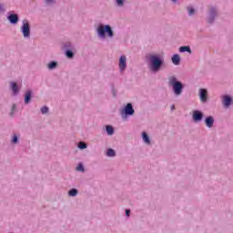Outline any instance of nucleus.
<instances>
[{
	"instance_id": "nucleus-1",
	"label": "nucleus",
	"mask_w": 233,
	"mask_h": 233,
	"mask_svg": "<svg viewBox=\"0 0 233 233\" xmlns=\"http://www.w3.org/2000/svg\"><path fill=\"white\" fill-rule=\"evenodd\" d=\"M150 60V70L152 72H159L161 70V66H163V63H165V60L163 57L157 56V55H153L149 57Z\"/></svg>"
},
{
	"instance_id": "nucleus-2",
	"label": "nucleus",
	"mask_w": 233,
	"mask_h": 233,
	"mask_svg": "<svg viewBox=\"0 0 233 233\" xmlns=\"http://www.w3.org/2000/svg\"><path fill=\"white\" fill-rule=\"evenodd\" d=\"M168 85L172 86L175 96H181L183 94V83L177 81L176 76H169Z\"/></svg>"
},
{
	"instance_id": "nucleus-3",
	"label": "nucleus",
	"mask_w": 233,
	"mask_h": 233,
	"mask_svg": "<svg viewBox=\"0 0 233 233\" xmlns=\"http://www.w3.org/2000/svg\"><path fill=\"white\" fill-rule=\"evenodd\" d=\"M97 34L99 37H106V34H107V37H114V31H112L110 25H99L97 27Z\"/></svg>"
},
{
	"instance_id": "nucleus-4",
	"label": "nucleus",
	"mask_w": 233,
	"mask_h": 233,
	"mask_svg": "<svg viewBox=\"0 0 233 233\" xmlns=\"http://www.w3.org/2000/svg\"><path fill=\"white\" fill-rule=\"evenodd\" d=\"M22 33L24 37H30V24L26 20L23 21Z\"/></svg>"
},
{
	"instance_id": "nucleus-5",
	"label": "nucleus",
	"mask_w": 233,
	"mask_h": 233,
	"mask_svg": "<svg viewBox=\"0 0 233 233\" xmlns=\"http://www.w3.org/2000/svg\"><path fill=\"white\" fill-rule=\"evenodd\" d=\"M134 107H132V104L128 103L125 108L122 110V116H134Z\"/></svg>"
},
{
	"instance_id": "nucleus-6",
	"label": "nucleus",
	"mask_w": 233,
	"mask_h": 233,
	"mask_svg": "<svg viewBox=\"0 0 233 233\" xmlns=\"http://www.w3.org/2000/svg\"><path fill=\"white\" fill-rule=\"evenodd\" d=\"M118 66H119L121 72H124L125 68H127V56H122L120 57Z\"/></svg>"
},
{
	"instance_id": "nucleus-7",
	"label": "nucleus",
	"mask_w": 233,
	"mask_h": 233,
	"mask_svg": "<svg viewBox=\"0 0 233 233\" xmlns=\"http://www.w3.org/2000/svg\"><path fill=\"white\" fill-rule=\"evenodd\" d=\"M199 96L200 101L202 103H207V100L208 99L207 89H200Z\"/></svg>"
},
{
	"instance_id": "nucleus-8",
	"label": "nucleus",
	"mask_w": 233,
	"mask_h": 233,
	"mask_svg": "<svg viewBox=\"0 0 233 233\" xmlns=\"http://www.w3.org/2000/svg\"><path fill=\"white\" fill-rule=\"evenodd\" d=\"M7 19L12 25H16V23H19V16L15 14L10 15Z\"/></svg>"
},
{
	"instance_id": "nucleus-9",
	"label": "nucleus",
	"mask_w": 233,
	"mask_h": 233,
	"mask_svg": "<svg viewBox=\"0 0 233 233\" xmlns=\"http://www.w3.org/2000/svg\"><path fill=\"white\" fill-rule=\"evenodd\" d=\"M222 103L224 106L228 107V106L232 104V98L228 96H222Z\"/></svg>"
},
{
	"instance_id": "nucleus-10",
	"label": "nucleus",
	"mask_w": 233,
	"mask_h": 233,
	"mask_svg": "<svg viewBox=\"0 0 233 233\" xmlns=\"http://www.w3.org/2000/svg\"><path fill=\"white\" fill-rule=\"evenodd\" d=\"M203 119V113L199 111L193 112V120L194 121H201Z\"/></svg>"
},
{
	"instance_id": "nucleus-11",
	"label": "nucleus",
	"mask_w": 233,
	"mask_h": 233,
	"mask_svg": "<svg viewBox=\"0 0 233 233\" xmlns=\"http://www.w3.org/2000/svg\"><path fill=\"white\" fill-rule=\"evenodd\" d=\"M206 125L208 128H212V127L214 126V117L213 116L207 117Z\"/></svg>"
},
{
	"instance_id": "nucleus-12",
	"label": "nucleus",
	"mask_w": 233,
	"mask_h": 233,
	"mask_svg": "<svg viewBox=\"0 0 233 233\" xmlns=\"http://www.w3.org/2000/svg\"><path fill=\"white\" fill-rule=\"evenodd\" d=\"M172 63L175 65H179V63L181 62V57H179V55H174L171 58Z\"/></svg>"
},
{
	"instance_id": "nucleus-13",
	"label": "nucleus",
	"mask_w": 233,
	"mask_h": 233,
	"mask_svg": "<svg viewBox=\"0 0 233 233\" xmlns=\"http://www.w3.org/2000/svg\"><path fill=\"white\" fill-rule=\"evenodd\" d=\"M31 97H32V92H31V91H27V92L25 93V103L26 105H28V103H30Z\"/></svg>"
},
{
	"instance_id": "nucleus-14",
	"label": "nucleus",
	"mask_w": 233,
	"mask_h": 233,
	"mask_svg": "<svg viewBox=\"0 0 233 233\" xmlns=\"http://www.w3.org/2000/svg\"><path fill=\"white\" fill-rule=\"evenodd\" d=\"M179 52H188V54H192V50L190 49V46H181L179 48Z\"/></svg>"
},
{
	"instance_id": "nucleus-15",
	"label": "nucleus",
	"mask_w": 233,
	"mask_h": 233,
	"mask_svg": "<svg viewBox=\"0 0 233 233\" xmlns=\"http://www.w3.org/2000/svg\"><path fill=\"white\" fill-rule=\"evenodd\" d=\"M11 87L14 94H17L19 92V89L17 88V84L15 82L11 83Z\"/></svg>"
},
{
	"instance_id": "nucleus-16",
	"label": "nucleus",
	"mask_w": 233,
	"mask_h": 233,
	"mask_svg": "<svg viewBox=\"0 0 233 233\" xmlns=\"http://www.w3.org/2000/svg\"><path fill=\"white\" fill-rule=\"evenodd\" d=\"M106 156L108 157H114L116 156V151L112 148L107 149Z\"/></svg>"
},
{
	"instance_id": "nucleus-17",
	"label": "nucleus",
	"mask_w": 233,
	"mask_h": 233,
	"mask_svg": "<svg viewBox=\"0 0 233 233\" xmlns=\"http://www.w3.org/2000/svg\"><path fill=\"white\" fill-rule=\"evenodd\" d=\"M142 137L145 143H147V145L150 144V138L148 137V135H147V133H142Z\"/></svg>"
},
{
	"instance_id": "nucleus-18",
	"label": "nucleus",
	"mask_w": 233,
	"mask_h": 233,
	"mask_svg": "<svg viewBox=\"0 0 233 233\" xmlns=\"http://www.w3.org/2000/svg\"><path fill=\"white\" fill-rule=\"evenodd\" d=\"M106 130L108 136H112V134H114V127H112V126H106Z\"/></svg>"
},
{
	"instance_id": "nucleus-19",
	"label": "nucleus",
	"mask_w": 233,
	"mask_h": 233,
	"mask_svg": "<svg viewBox=\"0 0 233 233\" xmlns=\"http://www.w3.org/2000/svg\"><path fill=\"white\" fill-rule=\"evenodd\" d=\"M48 68L49 70H54V68H56V66H57V62H51L48 64Z\"/></svg>"
},
{
	"instance_id": "nucleus-20",
	"label": "nucleus",
	"mask_w": 233,
	"mask_h": 233,
	"mask_svg": "<svg viewBox=\"0 0 233 233\" xmlns=\"http://www.w3.org/2000/svg\"><path fill=\"white\" fill-rule=\"evenodd\" d=\"M77 192H78L77 189L73 188V189L69 190L68 194H69V196L74 198V197L77 196Z\"/></svg>"
},
{
	"instance_id": "nucleus-21",
	"label": "nucleus",
	"mask_w": 233,
	"mask_h": 233,
	"mask_svg": "<svg viewBox=\"0 0 233 233\" xmlns=\"http://www.w3.org/2000/svg\"><path fill=\"white\" fill-rule=\"evenodd\" d=\"M78 148H80V150H85V148H86V143L79 142L78 143Z\"/></svg>"
},
{
	"instance_id": "nucleus-22",
	"label": "nucleus",
	"mask_w": 233,
	"mask_h": 233,
	"mask_svg": "<svg viewBox=\"0 0 233 233\" xmlns=\"http://www.w3.org/2000/svg\"><path fill=\"white\" fill-rule=\"evenodd\" d=\"M66 57H69V59H72V57H74V53H72V51L68 50L66 52Z\"/></svg>"
},
{
	"instance_id": "nucleus-23",
	"label": "nucleus",
	"mask_w": 233,
	"mask_h": 233,
	"mask_svg": "<svg viewBox=\"0 0 233 233\" xmlns=\"http://www.w3.org/2000/svg\"><path fill=\"white\" fill-rule=\"evenodd\" d=\"M76 170L80 171V172H85V167H83V164H79L76 167Z\"/></svg>"
},
{
	"instance_id": "nucleus-24",
	"label": "nucleus",
	"mask_w": 233,
	"mask_h": 233,
	"mask_svg": "<svg viewBox=\"0 0 233 233\" xmlns=\"http://www.w3.org/2000/svg\"><path fill=\"white\" fill-rule=\"evenodd\" d=\"M41 112H42V114H47V112H48V107H46V106L42 107V108H41Z\"/></svg>"
},
{
	"instance_id": "nucleus-25",
	"label": "nucleus",
	"mask_w": 233,
	"mask_h": 233,
	"mask_svg": "<svg viewBox=\"0 0 233 233\" xmlns=\"http://www.w3.org/2000/svg\"><path fill=\"white\" fill-rule=\"evenodd\" d=\"M124 2L125 0H116V5H118V6H123Z\"/></svg>"
},
{
	"instance_id": "nucleus-26",
	"label": "nucleus",
	"mask_w": 233,
	"mask_h": 233,
	"mask_svg": "<svg viewBox=\"0 0 233 233\" xmlns=\"http://www.w3.org/2000/svg\"><path fill=\"white\" fill-rule=\"evenodd\" d=\"M188 14H189V15H193L194 8H188Z\"/></svg>"
},
{
	"instance_id": "nucleus-27",
	"label": "nucleus",
	"mask_w": 233,
	"mask_h": 233,
	"mask_svg": "<svg viewBox=\"0 0 233 233\" xmlns=\"http://www.w3.org/2000/svg\"><path fill=\"white\" fill-rule=\"evenodd\" d=\"M13 143H17V136H14L13 139H12Z\"/></svg>"
},
{
	"instance_id": "nucleus-28",
	"label": "nucleus",
	"mask_w": 233,
	"mask_h": 233,
	"mask_svg": "<svg viewBox=\"0 0 233 233\" xmlns=\"http://www.w3.org/2000/svg\"><path fill=\"white\" fill-rule=\"evenodd\" d=\"M126 216H127V218L130 216V209L126 210Z\"/></svg>"
},
{
	"instance_id": "nucleus-29",
	"label": "nucleus",
	"mask_w": 233,
	"mask_h": 233,
	"mask_svg": "<svg viewBox=\"0 0 233 233\" xmlns=\"http://www.w3.org/2000/svg\"><path fill=\"white\" fill-rule=\"evenodd\" d=\"M46 2L50 4V3H54V0H46Z\"/></svg>"
},
{
	"instance_id": "nucleus-30",
	"label": "nucleus",
	"mask_w": 233,
	"mask_h": 233,
	"mask_svg": "<svg viewBox=\"0 0 233 233\" xmlns=\"http://www.w3.org/2000/svg\"><path fill=\"white\" fill-rule=\"evenodd\" d=\"M216 12L215 8H211V14L214 15V13Z\"/></svg>"
},
{
	"instance_id": "nucleus-31",
	"label": "nucleus",
	"mask_w": 233,
	"mask_h": 233,
	"mask_svg": "<svg viewBox=\"0 0 233 233\" xmlns=\"http://www.w3.org/2000/svg\"><path fill=\"white\" fill-rule=\"evenodd\" d=\"M15 110V105H13L12 112H14Z\"/></svg>"
},
{
	"instance_id": "nucleus-32",
	"label": "nucleus",
	"mask_w": 233,
	"mask_h": 233,
	"mask_svg": "<svg viewBox=\"0 0 233 233\" xmlns=\"http://www.w3.org/2000/svg\"><path fill=\"white\" fill-rule=\"evenodd\" d=\"M175 108H176V106H171V110H175Z\"/></svg>"
},
{
	"instance_id": "nucleus-33",
	"label": "nucleus",
	"mask_w": 233,
	"mask_h": 233,
	"mask_svg": "<svg viewBox=\"0 0 233 233\" xmlns=\"http://www.w3.org/2000/svg\"><path fill=\"white\" fill-rule=\"evenodd\" d=\"M172 1H173V3H176L177 0H172Z\"/></svg>"
}]
</instances>
